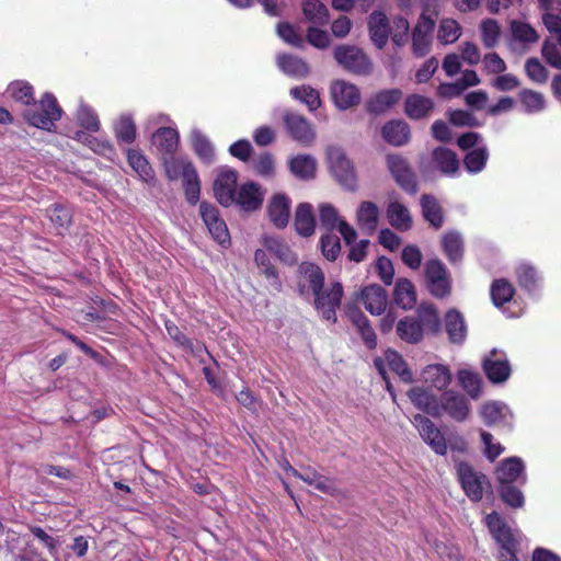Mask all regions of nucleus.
Returning a JSON list of instances; mask_svg holds the SVG:
<instances>
[{
    "label": "nucleus",
    "mask_w": 561,
    "mask_h": 561,
    "mask_svg": "<svg viewBox=\"0 0 561 561\" xmlns=\"http://www.w3.org/2000/svg\"><path fill=\"white\" fill-rule=\"evenodd\" d=\"M408 397L419 410L433 417L447 415L456 422H463L470 413L468 399L454 390H445L436 397L430 389L413 387L408 391Z\"/></svg>",
    "instance_id": "obj_1"
},
{
    "label": "nucleus",
    "mask_w": 561,
    "mask_h": 561,
    "mask_svg": "<svg viewBox=\"0 0 561 561\" xmlns=\"http://www.w3.org/2000/svg\"><path fill=\"white\" fill-rule=\"evenodd\" d=\"M62 113L64 111L56 96L51 92H45L38 101V108L25 110L23 112V118L33 127L46 131H54L56 129V122L61 118Z\"/></svg>",
    "instance_id": "obj_2"
},
{
    "label": "nucleus",
    "mask_w": 561,
    "mask_h": 561,
    "mask_svg": "<svg viewBox=\"0 0 561 561\" xmlns=\"http://www.w3.org/2000/svg\"><path fill=\"white\" fill-rule=\"evenodd\" d=\"M333 57L345 71L356 76H369L373 62L364 50L354 45L341 44L333 49Z\"/></svg>",
    "instance_id": "obj_3"
},
{
    "label": "nucleus",
    "mask_w": 561,
    "mask_h": 561,
    "mask_svg": "<svg viewBox=\"0 0 561 561\" xmlns=\"http://www.w3.org/2000/svg\"><path fill=\"white\" fill-rule=\"evenodd\" d=\"M313 307L318 313L327 321L335 323L337 321L336 311L341 307L344 296V288L340 282H331L328 287L324 286L313 293Z\"/></svg>",
    "instance_id": "obj_4"
},
{
    "label": "nucleus",
    "mask_w": 561,
    "mask_h": 561,
    "mask_svg": "<svg viewBox=\"0 0 561 561\" xmlns=\"http://www.w3.org/2000/svg\"><path fill=\"white\" fill-rule=\"evenodd\" d=\"M424 274L426 288L433 297L444 299L450 295V275L440 260H428L425 263Z\"/></svg>",
    "instance_id": "obj_5"
},
{
    "label": "nucleus",
    "mask_w": 561,
    "mask_h": 561,
    "mask_svg": "<svg viewBox=\"0 0 561 561\" xmlns=\"http://www.w3.org/2000/svg\"><path fill=\"white\" fill-rule=\"evenodd\" d=\"M327 156L330 169L337 182L346 188L354 191L356 188L355 170L343 149L330 146L327 150Z\"/></svg>",
    "instance_id": "obj_6"
},
{
    "label": "nucleus",
    "mask_w": 561,
    "mask_h": 561,
    "mask_svg": "<svg viewBox=\"0 0 561 561\" xmlns=\"http://www.w3.org/2000/svg\"><path fill=\"white\" fill-rule=\"evenodd\" d=\"M457 476L466 495L472 502H479L483 497L484 485H490L488 477L476 471L471 465L461 461L457 465Z\"/></svg>",
    "instance_id": "obj_7"
},
{
    "label": "nucleus",
    "mask_w": 561,
    "mask_h": 561,
    "mask_svg": "<svg viewBox=\"0 0 561 561\" xmlns=\"http://www.w3.org/2000/svg\"><path fill=\"white\" fill-rule=\"evenodd\" d=\"M386 162L396 183L408 194H416L419 191L416 175L408 160L400 154H388Z\"/></svg>",
    "instance_id": "obj_8"
},
{
    "label": "nucleus",
    "mask_w": 561,
    "mask_h": 561,
    "mask_svg": "<svg viewBox=\"0 0 561 561\" xmlns=\"http://www.w3.org/2000/svg\"><path fill=\"white\" fill-rule=\"evenodd\" d=\"M199 214L213 239L221 245L229 244L230 234L219 209L204 201L199 204Z\"/></svg>",
    "instance_id": "obj_9"
},
{
    "label": "nucleus",
    "mask_w": 561,
    "mask_h": 561,
    "mask_svg": "<svg viewBox=\"0 0 561 561\" xmlns=\"http://www.w3.org/2000/svg\"><path fill=\"white\" fill-rule=\"evenodd\" d=\"M325 282L323 270L313 262H301L297 268V287L300 295L318 293Z\"/></svg>",
    "instance_id": "obj_10"
},
{
    "label": "nucleus",
    "mask_w": 561,
    "mask_h": 561,
    "mask_svg": "<svg viewBox=\"0 0 561 561\" xmlns=\"http://www.w3.org/2000/svg\"><path fill=\"white\" fill-rule=\"evenodd\" d=\"M423 440L438 455L447 453V443L440 430L425 415L416 414L412 421Z\"/></svg>",
    "instance_id": "obj_11"
},
{
    "label": "nucleus",
    "mask_w": 561,
    "mask_h": 561,
    "mask_svg": "<svg viewBox=\"0 0 561 561\" xmlns=\"http://www.w3.org/2000/svg\"><path fill=\"white\" fill-rule=\"evenodd\" d=\"M434 28L435 20L423 12L412 31V51L416 57L430 51Z\"/></svg>",
    "instance_id": "obj_12"
},
{
    "label": "nucleus",
    "mask_w": 561,
    "mask_h": 561,
    "mask_svg": "<svg viewBox=\"0 0 561 561\" xmlns=\"http://www.w3.org/2000/svg\"><path fill=\"white\" fill-rule=\"evenodd\" d=\"M346 317L356 329L366 348L369 351L376 350L378 344L377 334L367 316L356 305H347Z\"/></svg>",
    "instance_id": "obj_13"
},
{
    "label": "nucleus",
    "mask_w": 561,
    "mask_h": 561,
    "mask_svg": "<svg viewBox=\"0 0 561 561\" xmlns=\"http://www.w3.org/2000/svg\"><path fill=\"white\" fill-rule=\"evenodd\" d=\"M330 95L334 105L342 111L354 107L360 102V91L357 85L341 79L331 83Z\"/></svg>",
    "instance_id": "obj_14"
},
{
    "label": "nucleus",
    "mask_w": 561,
    "mask_h": 561,
    "mask_svg": "<svg viewBox=\"0 0 561 561\" xmlns=\"http://www.w3.org/2000/svg\"><path fill=\"white\" fill-rule=\"evenodd\" d=\"M284 125L288 135L302 145H310L314 139V131L309 121L300 114L286 111L283 115Z\"/></svg>",
    "instance_id": "obj_15"
},
{
    "label": "nucleus",
    "mask_w": 561,
    "mask_h": 561,
    "mask_svg": "<svg viewBox=\"0 0 561 561\" xmlns=\"http://www.w3.org/2000/svg\"><path fill=\"white\" fill-rule=\"evenodd\" d=\"M403 98V92L399 88L383 89L373 94L365 103L367 113L379 116L386 114L390 108L398 104Z\"/></svg>",
    "instance_id": "obj_16"
},
{
    "label": "nucleus",
    "mask_w": 561,
    "mask_h": 561,
    "mask_svg": "<svg viewBox=\"0 0 561 561\" xmlns=\"http://www.w3.org/2000/svg\"><path fill=\"white\" fill-rule=\"evenodd\" d=\"M238 173L234 170L220 172L214 182V193L218 203L229 207L236 202Z\"/></svg>",
    "instance_id": "obj_17"
},
{
    "label": "nucleus",
    "mask_w": 561,
    "mask_h": 561,
    "mask_svg": "<svg viewBox=\"0 0 561 561\" xmlns=\"http://www.w3.org/2000/svg\"><path fill=\"white\" fill-rule=\"evenodd\" d=\"M485 524L492 537L500 543L502 550H511L514 548V543L518 542L511 527L497 512L494 511L488 514Z\"/></svg>",
    "instance_id": "obj_18"
},
{
    "label": "nucleus",
    "mask_w": 561,
    "mask_h": 561,
    "mask_svg": "<svg viewBox=\"0 0 561 561\" xmlns=\"http://www.w3.org/2000/svg\"><path fill=\"white\" fill-rule=\"evenodd\" d=\"M368 34L373 44L378 49H383L391 34V25L386 13L375 10L368 18Z\"/></svg>",
    "instance_id": "obj_19"
},
{
    "label": "nucleus",
    "mask_w": 561,
    "mask_h": 561,
    "mask_svg": "<svg viewBox=\"0 0 561 561\" xmlns=\"http://www.w3.org/2000/svg\"><path fill=\"white\" fill-rule=\"evenodd\" d=\"M524 463L520 458L510 457L504 459L496 468V480L501 484H519L526 483L524 472Z\"/></svg>",
    "instance_id": "obj_20"
},
{
    "label": "nucleus",
    "mask_w": 561,
    "mask_h": 561,
    "mask_svg": "<svg viewBox=\"0 0 561 561\" xmlns=\"http://www.w3.org/2000/svg\"><path fill=\"white\" fill-rule=\"evenodd\" d=\"M360 300L365 309L373 316H380L386 311L388 295L380 285L365 286L360 291Z\"/></svg>",
    "instance_id": "obj_21"
},
{
    "label": "nucleus",
    "mask_w": 561,
    "mask_h": 561,
    "mask_svg": "<svg viewBox=\"0 0 561 561\" xmlns=\"http://www.w3.org/2000/svg\"><path fill=\"white\" fill-rule=\"evenodd\" d=\"M444 328L451 344L462 345L467 339V323L462 313L451 308L444 317Z\"/></svg>",
    "instance_id": "obj_22"
},
{
    "label": "nucleus",
    "mask_w": 561,
    "mask_h": 561,
    "mask_svg": "<svg viewBox=\"0 0 561 561\" xmlns=\"http://www.w3.org/2000/svg\"><path fill=\"white\" fill-rule=\"evenodd\" d=\"M263 201L264 194L261 186L255 182H247L237 191L234 204L244 211H254L261 208Z\"/></svg>",
    "instance_id": "obj_23"
},
{
    "label": "nucleus",
    "mask_w": 561,
    "mask_h": 561,
    "mask_svg": "<svg viewBox=\"0 0 561 561\" xmlns=\"http://www.w3.org/2000/svg\"><path fill=\"white\" fill-rule=\"evenodd\" d=\"M267 216L276 228H285L290 217V199L285 194L273 195L267 204Z\"/></svg>",
    "instance_id": "obj_24"
},
{
    "label": "nucleus",
    "mask_w": 561,
    "mask_h": 561,
    "mask_svg": "<svg viewBox=\"0 0 561 561\" xmlns=\"http://www.w3.org/2000/svg\"><path fill=\"white\" fill-rule=\"evenodd\" d=\"M496 350L491 351L490 356L484 358L482 368L488 379L493 383H502L511 376V366L506 358H494Z\"/></svg>",
    "instance_id": "obj_25"
},
{
    "label": "nucleus",
    "mask_w": 561,
    "mask_h": 561,
    "mask_svg": "<svg viewBox=\"0 0 561 561\" xmlns=\"http://www.w3.org/2000/svg\"><path fill=\"white\" fill-rule=\"evenodd\" d=\"M381 136L392 146H404L410 140V126L402 119H391L382 126Z\"/></svg>",
    "instance_id": "obj_26"
},
{
    "label": "nucleus",
    "mask_w": 561,
    "mask_h": 561,
    "mask_svg": "<svg viewBox=\"0 0 561 561\" xmlns=\"http://www.w3.org/2000/svg\"><path fill=\"white\" fill-rule=\"evenodd\" d=\"M152 144L162 156L174 154L179 147L180 136L172 127H160L151 137Z\"/></svg>",
    "instance_id": "obj_27"
},
{
    "label": "nucleus",
    "mask_w": 561,
    "mask_h": 561,
    "mask_svg": "<svg viewBox=\"0 0 561 561\" xmlns=\"http://www.w3.org/2000/svg\"><path fill=\"white\" fill-rule=\"evenodd\" d=\"M126 158L129 167L146 183L151 184L156 181L154 171L147 157L140 149L129 148L126 151Z\"/></svg>",
    "instance_id": "obj_28"
},
{
    "label": "nucleus",
    "mask_w": 561,
    "mask_h": 561,
    "mask_svg": "<svg viewBox=\"0 0 561 561\" xmlns=\"http://www.w3.org/2000/svg\"><path fill=\"white\" fill-rule=\"evenodd\" d=\"M416 319L423 327V333L437 335L442 330V320L435 305L422 302L416 309Z\"/></svg>",
    "instance_id": "obj_29"
},
{
    "label": "nucleus",
    "mask_w": 561,
    "mask_h": 561,
    "mask_svg": "<svg viewBox=\"0 0 561 561\" xmlns=\"http://www.w3.org/2000/svg\"><path fill=\"white\" fill-rule=\"evenodd\" d=\"M433 110V100L421 94H410L404 101V113L411 119L425 118Z\"/></svg>",
    "instance_id": "obj_30"
},
{
    "label": "nucleus",
    "mask_w": 561,
    "mask_h": 561,
    "mask_svg": "<svg viewBox=\"0 0 561 561\" xmlns=\"http://www.w3.org/2000/svg\"><path fill=\"white\" fill-rule=\"evenodd\" d=\"M294 226L296 232L305 238L311 237L316 230V218L309 203H300L295 211Z\"/></svg>",
    "instance_id": "obj_31"
},
{
    "label": "nucleus",
    "mask_w": 561,
    "mask_h": 561,
    "mask_svg": "<svg viewBox=\"0 0 561 561\" xmlns=\"http://www.w3.org/2000/svg\"><path fill=\"white\" fill-rule=\"evenodd\" d=\"M396 332L400 340L408 344H417L423 340V327L416 318L407 316L396 324Z\"/></svg>",
    "instance_id": "obj_32"
},
{
    "label": "nucleus",
    "mask_w": 561,
    "mask_h": 561,
    "mask_svg": "<svg viewBox=\"0 0 561 561\" xmlns=\"http://www.w3.org/2000/svg\"><path fill=\"white\" fill-rule=\"evenodd\" d=\"M435 168L446 175H454L459 169V160L456 152L447 147H436L432 152Z\"/></svg>",
    "instance_id": "obj_33"
},
{
    "label": "nucleus",
    "mask_w": 561,
    "mask_h": 561,
    "mask_svg": "<svg viewBox=\"0 0 561 561\" xmlns=\"http://www.w3.org/2000/svg\"><path fill=\"white\" fill-rule=\"evenodd\" d=\"M422 377L424 382L437 390L446 389L451 382V373L449 368L443 364L427 365L422 373Z\"/></svg>",
    "instance_id": "obj_34"
},
{
    "label": "nucleus",
    "mask_w": 561,
    "mask_h": 561,
    "mask_svg": "<svg viewBox=\"0 0 561 561\" xmlns=\"http://www.w3.org/2000/svg\"><path fill=\"white\" fill-rule=\"evenodd\" d=\"M389 224L399 231H408L412 227V217L409 209L400 202L389 203L386 210Z\"/></svg>",
    "instance_id": "obj_35"
},
{
    "label": "nucleus",
    "mask_w": 561,
    "mask_h": 561,
    "mask_svg": "<svg viewBox=\"0 0 561 561\" xmlns=\"http://www.w3.org/2000/svg\"><path fill=\"white\" fill-rule=\"evenodd\" d=\"M393 299L403 310L412 309L416 304V293L412 282L408 278H399L394 286Z\"/></svg>",
    "instance_id": "obj_36"
},
{
    "label": "nucleus",
    "mask_w": 561,
    "mask_h": 561,
    "mask_svg": "<svg viewBox=\"0 0 561 561\" xmlns=\"http://www.w3.org/2000/svg\"><path fill=\"white\" fill-rule=\"evenodd\" d=\"M420 203L424 219L435 229H439L444 224V213L438 201L433 195L423 194Z\"/></svg>",
    "instance_id": "obj_37"
},
{
    "label": "nucleus",
    "mask_w": 561,
    "mask_h": 561,
    "mask_svg": "<svg viewBox=\"0 0 561 561\" xmlns=\"http://www.w3.org/2000/svg\"><path fill=\"white\" fill-rule=\"evenodd\" d=\"M277 65L284 73L294 78H305L310 72L309 65L302 58L289 54L279 55Z\"/></svg>",
    "instance_id": "obj_38"
},
{
    "label": "nucleus",
    "mask_w": 561,
    "mask_h": 561,
    "mask_svg": "<svg viewBox=\"0 0 561 561\" xmlns=\"http://www.w3.org/2000/svg\"><path fill=\"white\" fill-rule=\"evenodd\" d=\"M515 275L519 287L528 293L535 291L541 282L537 268L529 263H520L515 270Z\"/></svg>",
    "instance_id": "obj_39"
},
{
    "label": "nucleus",
    "mask_w": 561,
    "mask_h": 561,
    "mask_svg": "<svg viewBox=\"0 0 561 561\" xmlns=\"http://www.w3.org/2000/svg\"><path fill=\"white\" fill-rule=\"evenodd\" d=\"M7 92L16 103L30 106L35 105V92L33 85L25 80H14L7 89Z\"/></svg>",
    "instance_id": "obj_40"
},
{
    "label": "nucleus",
    "mask_w": 561,
    "mask_h": 561,
    "mask_svg": "<svg viewBox=\"0 0 561 561\" xmlns=\"http://www.w3.org/2000/svg\"><path fill=\"white\" fill-rule=\"evenodd\" d=\"M515 295L513 284L506 278L494 279L490 286V296L495 307L510 302Z\"/></svg>",
    "instance_id": "obj_41"
},
{
    "label": "nucleus",
    "mask_w": 561,
    "mask_h": 561,
    "mask_svg": "<svg viewBox=\"0 0 561 561\" xmlns=\"http://www.w3.org/2000/svg\"><path fill=\"white\" fill-rule=\"evenodd\" d=\"M442 248L450 263L461 261L463 255V241L458 232H446L442 238Z\"/></svg>",
    "instance_id": "obj_42"
},
{
    "label": "nucleus",
    "mask_w": 561,
    "mask_h": 561,
    "mask_svg": "<svg viewBox=\"0 0 561 561\" xmlns=\"http://www.w3.org/2000/svg\"><path fill=\"white\" fill-rule=\"evenodd\" d=\"M298 479L302 480L309 485H312L316 490L324 494L334 495L336 493V486L333 480L320 474L317 470L310 467L307 468L304 473L300 472V477H298Z\"/></svg>",
    "instance_id": "obj_43"
},
{
    "label": "nucleus",
    "mask_w": 561,
    "mask_h": 561,
    "mask_svg": "<svg viewBox=\"0 0 561 561\" xmlns=\"http://www.w3.org/2000/svg\"><path fill=\"white\" fill-rule=\"evenodd\" d=\"M183 188L187 203L196 205L201 195V181L193 164L186 165L183 178Z\"/></svg>",
    "instance_id": "obj_44"
},
{
    "label": "nucleus",
    "mask_w": 561,
    "mask_h": 561,
    "mask_svg": "<svg viewBox=\"0 0 561 561\" xmlns=\"http://www.w3.org/2000/svg\"><path fill=\"white\" fill-rule=\"evenodd\" d=\"M289 169L295 176L309 180L314 176L317 163L311 156L299 154L289 161Z\"/></svg>",
    "instance_id": "obj_45"
},
{
    "label": "nucleus",
    "mask_w": 561,
    "mask_h": 561,
    "mask_svg": "<svg viewBox=\"0 0 561 561\" xmlns=\"http://www.w3.org/2000/svg\"><path fill=\"white\" fill-rule=\"evenodd\" d=\"M386 360L389 369L398 375L403 382L410 383L413 381V374L399 352L392 350L387 351Z\"/></svg>",
    "instance_id": "obj_46"
},
{
    "label": "nucleus",
    "mask_w": 561,
    "mask_h": 561,
    "mask_svg": "<svg viewBox=\"0 0 561 561\" xmlns=\"http://www.w3.org/2000/svg\"><path fill=\"white\" fill-rule=\"evenodd\" d=\"M488 159L489 151L486 147H478L467 151L463 157V167L468 173L477 174L485 168Z\"/></svg>",
    "instance_id": "obj_47"
},
{
    "label": "nucleus",
    "mask_w": 561,
    "mask_h": 561,
    "mask_svg": "<svg viewBox=\"0 0 561 561\" xmlns=\"http://www.w3.org/2000/svg\"><path fill=\"white\" fill-rule=\"evenodd\" d=\"M302 12L306 19L314 24L324 25L329 21V10L320 0H305Z\"/></svg>",
    "instance_id": "obj_48"
},
{
    "label": "nucleus",
    "mask_w": 561,
    "mask_h": 561,
    "mask_svg": "<svg viewBox=\"0 0 561 561\" xmlns=\"http://www.w3.org/2000/svg\"><path fill=\"white\" fill-rule=\"evenodd\" d=\"M114 133L118 144H133L137 136V128L133 117L129 115L121 116L114 127Z\"/></svg>",
    "instance_id": "obj_49"
},
{
    "label": "nucleus",
    "mask_w": 561,
    "mask_h": 561,
    "mask_svg": "<svg viewBox=\"0 0 561 561\" xmlns=\"http://www.w3.org/2000/svg\"><path fill=\"white\" fill-rule=\"evenodd\" d=\"M518 98L528 114L541 112L546 106L543 94L531 89L520 90Z\"/></svg>",
    "instance_id": "obj_50"
},
{
    "label": "nucleus",
    "mask_w": 561,
    "mask_h": 561,
    "mask_svg": "<svg viewBox=\"0 0 561 561\" xmlns=\"http://www.w3.org/2000/svg\"><path fill=\"white\" fill-rule=\"evenodd\" d=\"M290 95L305 103L311 112L321 106L319 92L310 85L294 87L290 89Z\"/></svg>",
    "instance_id": "obj_51"
},
{
    "label": "nucleus",
    "mask_w": 561,
    "mask_h": 561,
    "mask_svg": "<svg viewBox=\"0 0 561 561\" xmlns=\"http://www.w3.org/2000/svg\"><path fill=\"white\" fill-rule=\"evenodd\" d=\"M519 484H501L497 492L501 500L512 508H520L524 506L525 497Z\"/></svg>",
    "instance_id": "obj_52"
},
{
    "label": "nucleus",
    "mask_w": 561,
    "mask_h": 561,
    "mask_svg": "<svg viewBox=\"0 0 561 561\" xmlns=\"http://www.w3.org/2000/svg\"><path fill=\"white\" fill-rule=\"evenodd\" d=\"M461 388L472 398L478 399L482 392V381L479 374L462 369L458 373Z\"/></svg>",
    "instance_id": "obj_53"
},
{
    "label": "nucleus",
    "mask_w": 561,
    "mask_h": 561,
    "mask_svg": "<svg viewBox=\"0 0 561 561\" xmlns=\"http://www.w3.org/2000/svg\"><path fill=\"white\" fill-rule=\"evenodd\" d=\"M46 214L57 229L67 230L72 221V211L62 204H54L46 209Z\"/></svg>",
    "instance_id": "obj_54"
},
{
    "label": "nucleus",
    "mask_w": 561,
    "mask_h": 561,
    "mask_svg": "<svg viewBox=\"0 0 561 561\" xmlns=\"http://www.w3.org/2000/svg\"><path fill=\"white\" fill-rule=\"evenodd\" d=\"M511 32L514 39L523 44H534L539 39L537 31L530 24L523 21H512Z\"/></svg>",
    "instance_id": "obj_55"
},
{
    "label": "nucleus",
    "mask_w": 561,
    "mask_h": 561,
    "mask_svg": "<svg viewBox=\"0 0 561 561\" xmlns=\"http://www.w3.org/2000/svg\"><path fill=\"white\" fill-rule=\"evenodd\" d=\"M479 82H480V79L474 70H466L462 73V77L460 78V80L458 82L453 83V84H442L438 88V93L440 95H446L447 93L445 92V90L448 89L451 91L449 93V95H458L466 88L474 87V85L479 84Z\"/></svg>",
    "instance_id": "obj_56"
},
{
    "label": "nucleus",
    "mask_w": 561,
    "mask_h": 561,
    "mask_svg": "<svg viewBox=\"0 0 561 561\" xmlns=\"http://www.w3.org/2000/svg\"><path fill=\"white\" fill-rule=\"evenodd\" d=\"M379 209L373 202H363L357 211L358 224L369 230H375L378 224Z\"/></svg>",
    "instance_id": "obj_57"
},
{
    "label": "nucleus",
    "mask_w": 561,
    "mask_h": 561,
    "mask_svg": "<svg viewBox=\"0 0 561 561\" xmlns=\"http://www.w3.org/2000/svg\"><path fill=\"white\" fill-rule=\"evenodd\" d=\"M192 145L196 156L205 163L210 164L215 159V150L209 139L201 133L194 134Z\"/></svg>",
    "instance_id": "obj_58"
},
{
    "label": "nucleus",
    "mask_w": 561,
    "mask_h": 561,
    "mask_svg": "<svg viewBox=\"0 0 561 561\" xmlns=\"http://www.w3.org/2000/svg\"><path fill=\"white\" fill-rule=\"evenodd\" d=\"M320 248L322 255L330 262H334L341 253L340 238L331 232H327L320 238Z\"/></svg>",
    "instance_id": "obj_59"
},
{
    "label": "nucleus",
    "mask_w": 561,
    "mask_h": 561,
    "mask_svg": "<svg viewBox=\"0 0 561 561\" xmlns=\"http://www.w3.org/2000/svg\"><path fill=\"white\" fill-rule=\"evenodd\" d=\"M254 172L262 178H272L275 174V159L271 152L260 153L253 161Z\"/></svg>",
    "instance_id": "obj_60"
},
{
    "label": "nucleus",
    "mask_w": 561,
    "mask_h": 561,
    "mask_svg": "<svg viewBox=\"0 0 561 561\" xmlns=\"http://www.w3.org/2000/svg\"><path fill=\"white\" fill-rule=\"evenodd\" d=\"M77 123L89 131H98L100 129V121L94 110L88 105H81L76 114Z\"/></svg>",
    "instance_id": "obj_61"
},
{
    "label": "nucleus",
    "mask_w": 561,
    "mask_h": 561,
    "mask_svg": "<svg viewBox=\"0 0 561 561\" xmlns=\"http://www.w3.org/2000/svg\"><path fill=\"white\" fill-rule=\"evenodd\" d=\"M481 37L485 48H493L500 38V25L496 20L486 19L481 23Z\"/></svg>",
    "instance_id": "obj_62"
},
{
    "label": "nucleus",
    "mask_w": 561,
    "mask_h": 561,
    "mask_svg": "<svg viewBox=\"0 0 561 561\" xmlns=\"http://www.w3.org/2000/svg\"><path fill=\"white\" fill-rule=\"evenodd\" d=\"M461 35V28L454 19H443L439 24L438 39L444 44L456 42Z\"/></svg>",
    "instance_id": "obj_63"
},
{
    "label": "nucleus",
    "mask_w": 561,
    "mask_h": 561,
    "mask_svg": "<svg viewBox=\"0 0 561 561\" xmlns=\"http://www.w3.org/2000/svg\"><path fill=\"white\" fill-rule=\"evenodd\" d=\"M410 24L404 16H396L391 25V39L394 45L403 46L409 42Z\"/></svg>",
    "instance_id": "obj_64"
}]
</instances>
